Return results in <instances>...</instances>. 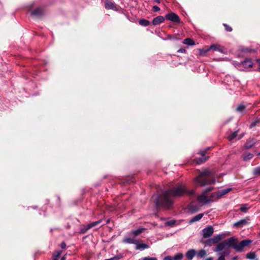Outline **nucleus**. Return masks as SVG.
Returning a JSON list of instances; mask_svg holds the SVG:
<instances>
[{
	"label": "nucleus",
	"mask_w": 260,
	"mask_h": 260,
	"mask_svg": "<svg viewBox=\"0 0 260 260\" xmlns=\"http://www.w3.org/2000/svg\"><path fill=\"white\" fill-rule=\"evenodd\" d=\"M257 122H257V121H254V122H252V123H251L250 125V128H252V127H254V126L256 125V124L257 123Z\"/></svg>",
	"instance_id": "obj_42"
},
{
	"label": "nucleus",
	"mask_w": 260,
	"mask_h": 260,
	"mask_svg": "<svg viewBox=\"0 0 260 260\" xmlns=\"http://www.w3.org/2000/svg\"><path fill=\"white\" fill-rule=\"evenodd\" d=\"M214 177V175L212 171L206 169L201 172L199 175L194 178V180L197 185L205 186L214 184L215 180Z\"/></svg>",
	"instance_id": "obj_2"
},
{
	"label": "nucleus",
	"mask_w": 260,
	"mask_h": 260,
	"mask_svg": "<svg viewBox=\"0 0 260 260\" xmlns=\"http://www.w3.org/2000/svg\"><path fill=\"white\" fill-rule=\"evenodd\" d=\"M101 222H102V220H98V221H95V222H93L92 223H89V224H87L86 225V226L85 227V229H83L82 230V232L83 233H85L89 229H91V228H92L93 227L95 226L96 225H97L98 224L100 223Z\"/></svg>",
	"instance_id": "obj_13"
},
{
	"label": "nucleus",
	"mask_w": 260,
	"mask_h": 260,
	"mask_svg": "<svg viewBox=\"0 0 260 260\" xmlns=\"http://www.w3.org/2000/svg\"><path fill=\"white\" fill-rule=\"evenodd\" d=\"M164 260H173L171 256H167L164 257Z\"/></svg>",
	"instance_id": "obj_44"
},
{
	"label": "nucleus",
	"mask_w": 260,
	"mask_h": 260,
	"mask_svg": "<svg viewBox=\"0 0 260 260\" xmlns=\"http://www.w3.org/2000/svg\"><path fill=\"white\" fill-rule=\"evenodd\" d=\"M233 241V237L224 240L217 245L214 251L219 252V254L229 255L230 253L229 248L232 247V244H233L232 242Z\"/></svg>",
	"instance_id": "obj_3"
},
{
	"label": "nucleus",
	"mask_w": 260,
	"mask_h": 260,
	"mask_svg": "<svg viewBox=\"0 0 260 260\" xmlns=\"http://www.w3.org/2000/svg\"><path fill=\"white\" fill-rule=\"evenodd\" d=\"M205 260H213V258L212 257H210L207 258Z\"/></svg>",
	"instance_id": "obj_52"
},
{
	"label": "nucleus",
	"mask_w": 260,
	"mask_h": 260,
	"mask_svg": "<svg viewBox=\"0 0 260 260\" xmlns=\"http://www.w3.org/2000/svg\"><path fill=\"white\" fill-rule=\"evenodd\" d=\"M203 216V214L201 213L193 217L189 221L190 223H192L193 222L198 221L200 220Z\"/></svg>",
	"instance_id": "obj_21"
},
{
	"label": "nucleus",
	"mask_w": 260,
	"mask_h": 260,
	"mask_svg": "<svg viewBox=\"0 0 260 260\" xmlns=\"http://www.w3.org/2000/svg\"><path fill=\"white\" fill-rule=\"evenodd\" d=\"M196 254V251L195 250L192 249H189L186 253V256L188 260H192Z\"/></svg>",
	"instance_id": "obj_17"
},
{
	"label": "nucleus",
	"mask_w": 260,
	"mask_h": 260,
	"mask_svg": "<svg viewBox=\"0 0 260 260\" xmlns=\"http://www.w3.org/2000/svg\"><path fill=\"white\" fill-rule=\"evenodd\" d=\"M221 239L222 236L220 235H218L211 238V241L216 244Z\"/></svg>",
	"instance_id": "obj_25"
},
{
	"label": "nucleus",
	"mask_w": 260,
	"mask_h": 260,
	"mask_svg": "<svg viewBox=\"0 0 260 260\" xmlns=\"http://www.w3.org/2000/svg\"><path fill=\"white\" fill-rule=\"evenodd\" d=\"M183 258V254L181 253H178L175 255L174 257V260H181Z\"/></svg>",
	"instance_id": "obj_31"
},
{
	"label": "nucleus",
	"mask_w": 260,
	"mask_h": 260,
	"mask_svg": "<svg viewBox=\"0 0 260 260\" xmlns=\"http://www.w3.org/2000/svg\"><path fill=\"white\" fill-rule=\"evenodd\" d=\"M31 14L35 17H39L43 15V11L41 8H37L34 11H31Z\"/></svg>",
	"instance_id": "obj_12"
},
{
	"label": "nucleus",
	"mask_w": 260,
	"mask_h": 260,
	"mask_svg": "<svg viewBox=\"0 0 260 260\" xmlns=\"http://www.w3.org/2000/svg\"><path fill=\"white\" fill-rule=\"evenodd\" d=\"M178 52L183 53L185 52V50L184 49H180L178 51Z\"/></svg>",
	"instance_id": "obj_47"
},
{
	"label": "nucleus",
	"mask_w": 260,
	"mask_h": 260,
	"mask_svg": "<svg viewBox=\"0 0 260 260\" xmlns=\"http://www.w3.org/2000/svg\"><path fill=\"white\" fill-rule=\"evenodd\" d=\"M145 229L143 228H140L137 230H133L129 233V235L133 237H137L142 233L144 231Z\"/></svg>",
	"instance_id": "obj_11"
},
{
	"label": "nucleus",
	"mask_w": 260,
	"mask_h": 260,
	"mask_svg": "<svg viewBox=\"0 0 260 260\" xmlns=\"http://www.w3.org/2000/svg\"><path fill=\"white\" fill-rule=\"evenodd\" d=\"M256 257V255L254 252H250L246 254V257L248 259H254Z\"/></svg>",
	"instance_id": "obj_27"
},
{
	"label": "nucleus",
	"mask_w": 260,
	"mask_h": 260,
	"mask_svg": "<svg viewBox=\"0 0 260 260\" xmlns=\"http://www.w3.org/2000/svg\"><path fill=\"white\" fill-rule=\"evenodd\" d=\"M248 207L247 205L244 204L242 205V206L240 207V210L244 212H247V210L248 209Z\"/></svg>",
	"instance_id": "obj_33"
},
{
	"label": "nucleus",
	"mask_w": 260,
	"mask_h": 260,
	"mask_svg": "<svg viewBox=\"0 0 260 260\" xmlns=\"http://www.w3.org/2000/svg\"><path fill=\"white\" fill-rule=\"evenodd\" d=\"M203 236L204 238H208L211 237L214 232V229L212 226H209L202 231Z\"/></svg>",
	"instance_id": "obj_7"
},
{
	"label": "nucleus",
	"mask_w": 260,
	"mask_h": 260,
	"mask_svg": "<svg viewBox=\"0 0 260 260\" xmlns=\"http://www.w3.org/2000/svg\"><path fill=\"white\" fill-rule=\"evenodd\" d=\"M238 258L237 256H234L232 258V260H237Z\"/></svg>",
	"instance_id": "obj_51"
},
{
	"label": "nucleus",
	"mask_w": 260,
	"mask_h": 260,
	"mask_svg": "<svg viewBox=\"0 0 260 260\" xmlns=\"http://www.w3.org/2000/svg\"><path fill=\"white\" fill-rule=\"evenodd\" d=\"M215 243H213V242H212L211 241V239H209V240H208L206 242V244L208 246H211L213 244H214Z\"/></svg>",
	"instance_id": "obj_39"
},
{
	"label": "nucleus",
	"mask_w": 260,
	"mask_h": 260,
	"mask_svg": "<svg viewBox=\"0 0 260 260\" xmlns=\"http://www.w3.org/2000/svg\"><path fill=\"white\" fill-rule=\"evenodd\" d=\"M142 260H157V259L154 257L147 256L143 257Z\"/></svg>",
	"instance_id": "obj_37"
},
{
	"label": "nucleus",
	"mask_w": 260,
	"mask_h": 260,
	"mask_svg": "<svg viewBox=\"0 0 260 260\" xmlns=\"http://www.w3.org/2000/svg\"><path fill=\"white\" fill-rule=\"evenodd\" d=\"M233 241L232 242V247L238 252H241L243 250L244 247L248 246L252 243V241L249 239H245L238 243L236 239L233 237Z\"/></svg>",
	"instance_id": "obj_4"
},
{
	"label": "nucleus",
	"mask_w": 260,
	"mask_h": 260,
	"mask_svg": "<svg viewBox=\"0 0 260 260\" xmlns=\"http://www.w3.org/2000/svg\"><path fill=\"white\" fill-rule=\"evenodd\" d=\"M242 66L244 68H251L253 66V63L252 62L251 59L249 58H246L243 61L241 62Z\"/></svg>",
	"instance_id": "obj_14"
},
{
	"label": "nucleus",
	"mask_w": 260,
	"mask_h": 260,
	"mask_svg": "<svg viewBox=\"0 0 260 260\" xmlns=\"http://www.w3.org/2000/svg\"><path fill=\"white\" fill-rule=\"evenodd\" d=\"M166 19L169 20H170L174 22H180V18L179 16L174 13H168L166 15Z\"/></svg>",
	"instance_id": "obj_9"
},
{
	"label": "nucleus",
	"mask_w": 260,
	"mask_h": 260,
	"mask_svg": "<svg viewBox=\"0 0 260 260\" xmlns=\"http://www.w3.org/2000/svg\"><path fill=\"white\" fill-rule=\"evenodd\" d=\"M166 39L167 40H175V39H177L174 36H172L171 35H168Z\"/></svg>",
	"instance_id": "obj_38"
},
{
	"label": "nucleus",
	"mask_w": 260,
	"mask_h": 260,
	"mask_svg": "<svg viewBox=\"0 0 260 260\" xmlns=\"http://www.w3.org/2000/svg\"><path fill=\"white\" fill-rule=\"evenodd\" d=\"M249 218H247L246 219H241L237 222H236L234 224V226L237 228H240L245 225L248 223V221L249 220Z\"/></svg>",
	"instance_id": "obj_10"
},
{
	"label": "nucleus",
	"mask_w": 260,
	"mask_h": 260,
	"mask_svg": "<svg viewBox=\"0 0 260 260\" xmlns=\"http://www.w3.org/2000/svg\"><path fill=\"white\" fill-rule=\"evenodd\" d=\"M149 248V246L146 244L138 243V242L136 244V249L137 250H144Z\"/></svg>",
	"instance_id": "obj_19"
},
{
	"label": "nucleus",
	"mask_w": 260,
	"mask_h": 260,
	"mask_svg": "<svg viewBox=\"0 0 260 260\" xmlns=\"http://www.w3.org/2000/svg\"><path fill=\"white\" fill-rule=\"evenodd\" d=\"M220 255V256L219 257V258L217 259V260H225V255H224L223 254H221Z\"/></svg>",
	"instance_id": "obj_40"
},
{
	"label": "nucleus",
	"mask_w": 260,
	"mask_h": 260,
	"mask_svg": "<svg viewBox=\"0 0 260 260\" xmlns=\"http://www.w3.org/2000/svg\"><path fill=\"white\" fill-rule=\"evenodd\" d=\"M60 246H61V248L64 249L66 247V244L65 243V242H62L61 243Z\"/></svg>",
	"instance_id": "obj_46"
},
{
	"label": "nucleus",
	"mask_w": 260,
	"mask_h": 260,
	"mask_svg": "<svg viewBox=\"0 0 260 260\" xmlns=\"http://www.w3.org/2000/svg\"><path fill=\"white\" fill-rule=\"evenodd\" d=\"M210 50L224 53V49L221 45L218 44H213L211 45L207 50H203L201 51V54H204V53H206Z\"/></svg>",
	"instance_id": "obj_6"
},
{
	"label": "nucleus",
	"mask_w": 260,
	"mask_h": 260,
	"mask_svg": "<svg viewBox=\"0 0 260 260\" xmlns=\"http://www.w3.org/2000/svg\"><path fill=\"white\" fill-rule=\"evenodd\" d=\"M208 198L209 203L214 202L220 198L218 191L212 193L210 196L208 197Z\"/></svg>",
	"instance_id": "obj_18"
},
{
	"label": "nucleus",
	"mask_w": 260,
	"mask_h": 260,
	"mask_svg": "<svg viewBox=\"0 0 260 260\" xmlns=\"http://www.w3.org/2000/svg\"><path fill=\"white\" fill-rule=\"evenodd\" d=\"M185 194L192 196L194 194V191L187 190L182 183H178L175 186L162 192L161 194L155 197L156 207L157 208L170 209L173 204L174 198L180 197Z\"/></svg>",
	"instance_id": "obj_1"
},
{
	"label": "nucleus",
	"mask_w": 260,
	"mask_h": 260,
	"mask_svg": "<svg viewBox=\"0 0 260 260\" xmlns=\"http://www.w3.org/2000/svg\"><path fill=\"white\" fill-rule=\"evenodd\" d=\"M258 155H260V152H258Z\"/></svg>",
	"instance_id": "obj_55"
},
{
	"label": "nucleus",
	"mask_w": 260,
	"mask_h": 260,
	"mask_svg": "<svg viewBox=\"0 0 260 260\" xmlns=\"http://www.w3.org/2000/svg\"><path fill=\"white\" fill-rule=\"evenodd\" d=\"M244 51H245V52H251L252 50L248 49V48H246L245 50H244Z\"/></svg>",
	"instance_id": "obj_48"
},
{
	"label": "nucleus",
	"mask_w": 260,
	"mask_h": 260,
	"mask_svg": "<svg viewBox=\"0 0 260 260\" xmlns=\"http://www.w3.org/2000/svg\"><path fill=\"white\" fill-rule=\"evenodd\" d=\"M61 253H62V251H61V250L57 251L56 252V254H55V255L57 256V257H59V256L60 255Z\"/></svg>",
	"instance_id": "obj_43"
},
{
	"label": "nucleus",
	"mask_w": 260,
	"mask_h": 260,
	"mask_svg": "<svg viewBox=\"0 0 260 260\" xmlns=\"http://www.w3.org/2000/svg\"><path fill=\"white\" fill-rule=\"evenodd\" d=\"M59 257H57V256L55 255V254L53 255V260H58V258Z\"/></svg>",
	"instance_id": "obj_49"
},
{
	"label": "nucleus",
	"mask_w": 260,
	"mask_h": 260,
	"mask_svg": "<svg viewBox=\"0 0 260 260\" xmlns=\"http://www.w3.org/2000/svg\"><path fill=\"white\" fill-rule=\"evenodd\" d=\"M210 149V148H207L204 150L200 151L199 152V154H201L202 157L201 158H199L197 159V164H202L204 162H205L208 158H209V156L206 157L205 156L206 153H207V151Z\"/></svg>",
	"instance_id": "obj_8"
},
{
	"label": "nucleus",
	"mask_w": 260,
	"mask_h": 260,
	"mask_svg": "<svg viewBox=\"0 0 260 260\" xmlns=\"http://www.w3.org/2000/svg\"><path fill=\"white\" fill-rule=\"evenodd\" d=\"M183 43L185 44L189 45H193L194 44V41L189 38L185 39L183 41Z\"/></svg>",
	"instance_id": "obj_28"
},
{
	"label": "nucleus",
	"mask_w": 260,
	"mask_h": 260,
	"mask_svg": "<svg viewBox=\"0 0 260 260\" xmlns=\"http://www.w3.org/2000/svg\"><path fill=\"white\" fill-rule=\"evenodd\" d=\"M165 20V18L163 16H159L153 19L152 23L154 25H157L160 23L163 22Z\"/></svg>",
	"instance_id": "obj_15"
},
{
	"label": "nucleus",
	"mask_w": 260,
	"mask_h": 260,
	"mask_svg": "<svg viewBox=\"0 0 260 260\" xmlns=\"http://www.w3.org/2000/svg\"><path fill=\"white\" fill-rule=\"evenodd\" d=\"M105 6L107 9H113L115 8L114 3L111 0H106Z\"/></svg>",
	"instance_id": "obj_20"
},
{
	"label": "nucleus",
	"mask_w": 260,
	"mask_h": 260,
	"mask_svg": "<svg viewBox=\"0 0 260 260\" xmlns=\"http://www.w3.org/2000/svg\"><path fill=\"white\" fill-rule=\"evenodd\" d=\"M238 132H234L228 137V139L230 141H232L233 139L236 138L237 136Z\"/></svg>",
	"instance_id": "obj_30"
},
{
	"label": "nucleus",
	"mask_w": 260,
	"mask_h": 260,
	"mask_svg": "<svg viewBox=\"0 0 260 260\" xmlns=\"http://www.w3.org/2000/svg\"><path fill=\"white\" fill-rule=\"evenodd\" d=\"M66 255H64V256H63L61 258L60 260H65V259H66Z\"/></svg>",
	"instance_id": "obj_50"
},
{
	"label": "nucleus",
	"mask_w": 260,
	"mask_h": 260,
	"mask_svg": "<svg viewBox=\"0 0 260 260\" xmlns=\"http://www.w3.org/2000/svg\"><path fill=\"white\" fill-rule=\"evenodd\" d=\"M253 173L255 175L260 176V167L255 168L253 169Z\"/></svg>",
	"instance_id": "obj_32"
},
{
	"label": "nucleus",
	"mask_w": 260,
	"mask_h": 260,
	"mask_svg": "<svg viewBox=\"0 0 260 260\" xmlns=\"http://www.w3.org/2000/svg\"><path fill=\"white\" fill-rule=\"evenodd\" d=\"M255 144V141L253 139L250 140L245 144V148L246 149H249L253 146Z\"/></svg>",
	"instance_id": "obj_23"
},
{
	"label": "nucleus",
	"mask_w": 260,
	"mask_h": 260,
	"mask_svg": "<svg viewBox=\"0 0 260 260\" xmlns=\"http://www.w3.org/2000/svg\"><path fill=\"white\" fill-rule=\"evenodd\" d=\"M155 1L157 4H159L160 3V0H155Z\"/></svg>",
	"instance_id": "obj_53"
},
{
	"label": "nucleus",
	"mask_w": 260,
	"mask_h": 260,
	"mask_svg": "<svg viewBox=\"0 0 260 260\" xmlns=\"http://www.w3.org/2000/svg\"><path fill=\"white\" fill-rule=\"evenodd\" d=\"M231 190V188H228L224 189H222L220 190L217 191L218 192V194L219 195L220 198H221L222 196H224L226 193H228L229 192H230Z\"/></svg>",
	"instance_id": "obj_22"
},
{
	"label": "nucleus",
	"mask_w": 260,
	"mask_h": 260,
	"mask_svg": "<svg viewBox=\"0 0 260 260\" xmlns=\"http://www.w3.org/2000/svg\"><path fill=\"white\" fill-rule=\"evenodd\" d=\"M138 242V241L133 238L131 237H125L123 240L122 242L124 243H127V244H137V242Z\"/></svg>",
	"instance_id": "obj_16"
},
{
	"label": "nucleus",
	"mask_w": 260,
	"mask_h": 260,
	"mask_svg": "<svg viewBox=\"0 0 260 260\" xmlns=\"http://www.w3.org/2000/svg\"><path fill=\"white\" fill-rule=\"evenodd\" d=\"M253 154L250 153H248L247 154H246L243 156V159L245 161H247L249 159H250L253 157Z\"/></svg>",
	"instance_id": "obj_29"
},
{
	"label": "nucleus",
	"mask_w": 260,
	"mask_h": 260,
	"mask_svg": "<svg viewBox=\"0 0 260 260\" xmlns=\"http://www.w3.org/2000/svg\"><path fill=\"white\" fill-rule=\"evenodd\" d=\"M159 10H160V9H159V8L158 6H153V11L154 12H157V11H158Z\"/></svg>",
	"instance_id": "obj_41"
},
{
	"label": "nucleus",
	"mask_w": 260,
	"mask_h": 260,
	"mask_svg": "<svg viewBox=\"0 0 260 260\" xmlns=\"http://www.w3.org/2000/svg\"><path fill=\"white\" fill-rule=\"evenodd\" d=\"M207 254L205 250L201 249L199 250L197 253V256L200 258L204 257Z\"/></svg>",
	"instance_id": "obj_24"
},
{
	"label": "nucleus",
	"mask_w": 260,
	"mask_h": 260,
	"mask_svg": "<svg viewBox=\"0 0 260 260\" xmlns=\"http://www.w3.org/2000/svg\"><path fill=\"white\" fill-rule=\"evenodd\" d=\"M224 26L225 27V29L228 31H232V28L226 24H223Z\"/></svg>",
	"instance_id": "obj_36"
},
{
	"label": "nucleus",
	"mask_w": 260,
	"mask_h": 260,
	"mask_svg": "<svg viewBox=\"0 0 260 260\" xmlns=\"http://www.w3.org/2000/svg\"><path fill=\"white\" fill-rule=\"evenodd\" d=\"M114 258H111V259H105V260H112Z\"/></svg>",
	"instance_id": "obj_54"
},
{
	"label": "nucleus",
	"mask_w": 260,
	"mask_h": 260,
	"mask_svg": "<svg viewBox=\"0 0 260 260\" xmlns=\"http://www.w3.org/2000/svg\"><path fill=\"white\" fill-rule=\"evenodd\" d=\"M256 62L258 63L259 66L258 69H257V71L260 72V59H257Z\"/></svg>",
	"instance_id": "obj_45"
},
{
	"label": "nucleus",
	"mask_w": 260,
	"mask_h": 260,
	"mask_svg": "<svg viewBox=\"0 0 260 260\" xmlns=\"http://www.w3.org/2000/svg\"><path fill=\"white\" fill-rule=\"evenodd\" d=\"M212 188L210 187L208 189L203 191V193L197 197L198 201L202 204H206L209 203V198L207 196V193L212 190Z\"/></svg>",
	"instance_id": "obj_5"
},
{
	"label": "nucleus",
	"mask_w": 260,
	"mask_h": 260,
	"mask_svg": "<svg viewBox=\"0 0 260 260\" xmlns=\"http://www.w3.org/2000/svg\"><path fill=\"white\" fill-rule=\"evenodd\" d=\"M139 24L141 25L147 26L149 25L150 22L146 19H141L139 20Z\"/></svg>",
	"instance_id": "obj_26"
},
{
	"label": "nucleus",
	"mask_w": 260,
	"mask_h": 260,
	"mask_svg": "<svg viewBox=\"0 0 260 260\" xmlns=\"http://www.w3.org/2000/svg\"><path fill=\"white\" fill-rule=\"evenodd\" d=\"M245 108V106L243 105H240L237 107V111L238 112H242L244 110Z\"/></svg>",
	"instance_id": "obj_34"
},
{
	"label": "nucleus",
	"mask_w": 260,
	"mask_h": 260,
	"mask_svg": "<svg viewBox=\"0 0 260 260\" xmlns=\"http://www.w3.org/2000/svg\"><path fill=\"white\" fill-rule=\"evenodd\" d=\"M175 220H171L166 222V225L168 226H172L174 225Z\"/></svg>",
	"instance_id": "obj_35"
}]
</instances>
